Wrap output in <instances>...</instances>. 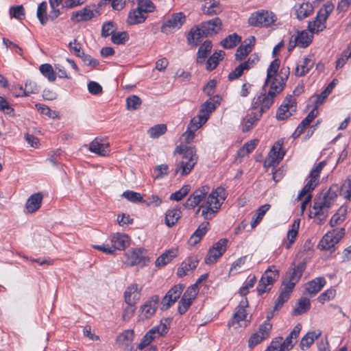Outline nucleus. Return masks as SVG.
Returning <instances> with one entry per match:
<instances>
[{"label":"nucleus","instance_id":"nucleus-49","mask_svg":"<svg viewBox=\"0 0 351 351\" xmlns=\"http://www.w3.org/2000/svg\"><path fill=\"white\" fill-rule=\"evenodd\" d=\"M40 73L47 77L49 81L54 82L56 79V73L49 64H43L40 66Z\"/></svg>","mask_w":351,"mask_h":351},{"label":"nucleus","instance_id":"nucleus-5","mask_svg":"<svg viewBox=\"0 0 351 351\" xmlns=\"http://www.w3.org/2000/svg\"><path fill=\"white\" fill-rule=\"evenodd\" d=\"M333 10L334 5L332 3L328 2L324 5L317 12L315 19L308 23V31L312 34L323 31L326 27V21Z\"/></svg>","mask_w":351,"mask_h":351},{"label":"nucleus","instance_id":"nucleus-37","mask_svg":"<svg viewBox=\"0 0 351 351\" xmlns=\"http://www.w3.org/2000/svg\"><path fill=\"white\" fill-rule=\"evenodd\" d=\"M313 34H310L306 30L298 32V35L294 37V42L297 45L302 48L307 47L313 40Z\"/></svg>","mask_w":351,"mask_h":351},{"label":"nucleus","instance_id":"nucleus-36","mask_svg":"<svg viewBox=\"0 0 351 351\" xmlns=\"http://www.w3.org/2000/svg\"><path fill=\"white\" fill-rule=\"evenodd\" d=\"M321 335V332L319 330L311 331L307 332L301 339L300 342V347L302 350H308L313 344L315 339H317Z\"/></svg>","mask_w":351,"mask_h":351},{"label":"nucleus","instance_id":"nucleus-8","mask_svg":"<svg viewBox=\"0 0 351 351\" xmlns=\"http://www.w3.org/2000/svg\"><path fill=\"white\" fill-rule=\"evenodd\" d=\"M170 324V319H162L158 326L153 327L144 335L141 341L138 345V348L143 350L145 347L149 345L154 339L166 334L169 330Z\"/></svg>","mask_w":351,"mask_h":351},{"label":"nucleus","instance_id":"nucleus-58","mask_svg":"<svg viewBox=\"0 0 351 351\" xmlns=\"http://www.w3.org/2000/svg\"><path fill=\"white\" fill-rule=\"evenodd\" d=\"M137 8L145 14V15H147L148 12H152L154 10L155 7L150 0H139Z\"/></svg>","mask_w":351,"mask_h":351},{"label":"nucleus","instance_id":"nucleus-62","mask_svg":"<svg viewBox=\"0 0 351 351\" xmlns=\"http://www.w3.org/2000/svg\"><path fill=\"white\" fill-rule=\"evenodd\" d=\"M340 194L344 198L351 200V176L348 178L341 186Z\"/></svg>","mask_w":351,"mask_h":351},{"label":"nucleus","instance_id":"nucleus-6","mask_svg":"<svg viewBox=\"0 0 351 351\" xmlns=\"http://www.w3.org/2000/svg\"><path fill=\"white\" fill-rule=\"evenodd\" d=\"M277 21L276 15L271 11L260 10L253 12L248 19L251 26L269 27Z\"/></svg>","mask_w":351,"mask_h":351},{"label":"nucleus","instance_id":"nucleus-19","mask_svg":"<svg viewBox=\"0 0 351 351\" xmlns=\"http://www.w3.org/2000/svg\"><path fill=\"white\" fill-rule=\"evenodd\" d=\"M221 97L219 95H215L203 103L199 109V114L208 119L210 114L219 105Z\"/></svg>","mask_w":351,"mask_h":351},{"label":"nucleus","instance_id":"nucleus-47","mask_svg":"<svg viewBox=\"0 0 351 351\" xmlns=\"http://www.w3.org/2000/svg\"><path fill=\"white\" fill-rule=\"evenodd\" d=\"M261 117V114L258 112H251L248 114L243 119V129L244 132L248 131L252 127L255 122H256Z\"/></svg>","mask_w":351,"mask_h":351},{"label":"nucleus","instance_id":"nucleus-30","mask_svg":"<svg viewBox=\"0 0 351 351\" xmlns=\"http://www.w3.org/2000/svg\"><path fill=\"white\" fill-rule=\"evenodd\" d=\"M313 65L314 62L311 58H302V60H299L297 64L295 70V75L298 77L305 75L313 68Z\"/></svg>","mask_w":351,"mask_h":351},{"label":"nucleus","instance_id":"nucleus-2","mask_svg":"<svg viewBox=\"0 0 351 351\" xmlns=\"http://www.w3.org/2000/svg\"><path fill=\"white\" fill-rule=\"evenodd\" d=\"M289 73V67L283 66L280 70V73L273 80L267 95L263 94L254 98L252 108H260L257 112L261 115L266 112L272 105L274 97L283 90Z\"/></svg>","mask_w":351,"mask_h":351},{"label":"nucleus","instance_id":"nucleus-28","mask_svg":"<svg viewBox=\"0 0 351 351\" xmlns=\"http://www.w3.org/2000/svg\"><path fill=\"white\" fill-rule=\"evenodd\" d=\"M43 195L41 193L32 195L27 200L25 209L28 213L36 212L41 206Z\"/></svg>","mask_w":351,"mask_h":351},{"label":"nucleus","instance_id":"nucleus-18","mask_svg":"<svg viewBox=\"0 0 351 351\" xmlns=\"http://www.w3.org/2000/svg\"><path fill=\"white\" fill-rule=\"evenodd\" d=\"M282 338L280 337L278 339L272 341L267 349H269V351H289L292 349L296 343V340H294L289 335L287 337L283 342H282Z\"/></svg>","mask_w":351,"mask_h":351},{"label":"nucleus","instance_id":"nucleus-63","mask_svg":"<svg viewBox=\"0 0 351 351\" xmlns=\"http://www.w3.org/2000/svg\"><path fill=\"white\" fill-rule=\"evenodd\" d=\"M167 131V127L164 124L156 125L148 130V133L152 138H158Z\"/></svg>","mask_w":351,"mask_h":351},{"label":"nucleus","instance_id":"nucleus-60","mask_svg":"<svg viewBox=\"0 0 351 351\" xmlns=\"http://www.w3.org/2000/svg\"><path fill=\"white\" fill-rule=\"evenodd\" d=\"M207 121L206 118L198 114L196 117H194L188 126L189 130L193 131L197 130Z\"/></svg>","mask_w":351,"mask_h":351},{"label":"nucleus","instance_id":"nucleus-50","mask_svg":"<svg viewBox=\"0 0 351 351\" xmlns=\"http://www.w3.org/2000/svg\"><path fill=\"white\" fill-rule=\"evenodd\" d=\"M47 4L45 1L40 3L37 8V17L40 23L44 25L47 23L48 16L47 14Z\"/></svg>","mask_w":351,"mask_h":351},{"label":"nucleus","instance_id":"nucleus-4","mask_svg":"<svg viewBox=\"0 0 351 351\" xmlns=\"http://www.w3.org/2000/svg\"><path fill=\"white\" fill-rule=\"evenodd\" d=\"M176 152L183 154L182 160L178 163L176 170V173H180L181 176L189 174L197 161L196 150L194 147L186 145H180L176 147Z\"/></svg>","mask_w":351,"mask_h":351},{"label":"nucleus","instance_id":"nucleus-48","mask_svg":"<svg viewBox=\"0 0 351 351\" xmlns=\"http://www.w3.org/2000/svg\"><path fill=\"white\" fill-rule=\"evenodd\" d=\"M240 41L241 37L234 33L222 40L221 45L223 48L231 49L234 47Z\"/></svg>","mask_w":351,"mask_h":351},{"label":"nucleus","instance_id":"nucleus-53","mask_svg":"<svg viewBox=\"0 0 351 351\" xmlns=\"http://www.w3.org/2000/svg\"><path fill=\"white\" fill-rule=\"evenodd\" d=\"M116 29V24L113 21L105 22L101 27V36L104 38H106L110 35H112Z\"/></svg>","mask_w":351,"mask_h":351},{"label":"nucleus","instance_id":"nucleus-14","mask_svg":"<svg viewBox=\"0 0 351 351\" xmlns=\"http://www.w3.org/2000/svg\"><path fill=\"white\" fill-rule=\"evenodd\" d=\"M160 298L157 295H153L149 300L146 301L143 305L141 306L140 314L138 315L141 320L148 319L151 318L158 308Z\"/></svg>","mask_w":351,"mask_h":351},{"label":"nucleus","instance_id":"nucleus-57","mask_svg":"<svg viewBox=\"0 0 351 351\" xmlns=\"http://www.w3.org/2000/svg\"><path fill=\"white\" fill-rule=\"evenodd\" d=\"M176 254L173 251L168 252L161 254L156 261V266L160 267L164 266L168 263H169L173 257H175Z\"/></svg>","mask_w":351,"mask_h":351},{"label":"nucleus","instance_id":"nucleus-17","mask_svg":"<svg viewBox=\"0 0 351 351\" xmlns=\"http://www.w3.org/2000/svg\"><path fill=\"white\" fill-rule=\"evenodd\" d=\"M304 269L305 265L304 263L298 264L293 269L291 273L287 274V278L283 281L282 286H286L287 289L293 290L295 284L301 278Z\"/></svg>","mask_w":351,"mask_h":351},{"label":"nucleus","instance_id":"nucleus-3","mask_svg":"<svg viewBox=\"0 0 351 351\" xmlns=\"http://www.w3.org/2000/svg\"><path fill=\"white\" fill-rule=\"evenodd\" d=\"M338 191V186L333 185L328 191H324L317 196L314 199L313 206L310 210L309 217L315 218L319 224L324 222L328 216L329 209L337 198Z\"/></svg>","mask_w":351,"mask_h":351},{"label":"nucleus","instance_id":"nucleus-41","mask_svg":"<svg viewBox=\"0 0 351 351\" xmlns=\"http://www.w3.org/2000/svg\"><path fill=\"white\" fill-rule=\"evenodd\" d=\"M271 205L266 204L260 206L256 211L255 215L252 217L250 225L252 228H254L263 219L267 211L270 208Z\"/></svg>","mask_w":351,"mask_h":351},{"label":"nucleus","instance_id":"nucleus-55","mask_svg":"<svg viewBox=\"0 0 351 351\" xmlns=\"http://www.w3.org/2000/svg\"><path fill=\"white\" fill-rule=\"evenodd\" d=\"M333 82H331L320 95H318L315 97V108H317L320 105L323 104L324 101L330 93L332 89L333 88Z\"/></svg>","mask_w":351,"mask_h":351},{"label":"nucleus","instance_id":"nucleus-10","mask_svg":"<svg viewBox=\"0 0 351 351\" xmlns=\"http://www.w3.org/2000/svg\"><path fill=\"white\" fill-rule=\"evenodd\" d=\"M326 162L323 160L317 164L309 173L310 180L305 184L302 190L300 192L297 199L300 200L307 193L312 191L319 182V173L326 166Z\"/></svg>","mask_w":351,"mask_h":351},{"label":"nucleus","instance_id":"nucleus-59","mask_svg":"<svg viewBox=\"0 0 351 351\" xmlns=\"http://www.w3.org/2000/svg\"><path fill=\"white\" fill-rule=\"evenodd\" d=\"M129 40L128 34L126 32L114 33L111 36V41L115 45H123Z\"/></svg>","mask_w":351,"mask_h":351},{"label":"nucleus","instance_id":"nucleus-40","mask_svg":"<svg viewBox=\"0 0 351 351\" xmlns=\"http://www.w3.org/2000/svg\"><path fill=\"white\" fill-rule=\"evenodd\" d=\"M280 61L279 59L274 60L267 70V78L265 80V85L270 84L272 83L273 80L279 73H277L280 67Z\"/></svg>","mask_w":351,"mask_h":351},{"label":"nucleus","instance_id":"nucleus-21","mask_svg":"<svg viewBox=\"0 0 351 351\" xmlns=\"http://www.w3.org/2000/svg\"><path fill=\"white\" fill-rule=\"evenodd\" d=\"M142 287L134 283L128 286L124 292V299L126 304H136L141 298Z\"/></svg>","mask_w":351,"mask_h":351},{"label":"nucleus","instance_id":"nucleus-56","mask_svg":"<svg viewBox=\"0 0 351 351\" xmlns=\"http://www.w3.org/2000/svg\"><path fill=\"white\" fill-rule=\"evenodd\" d=\"M141 99L136 95H132L126 99V106L128 110H134L140 108Z\"/></svg>","mask_w":351,"mask_h":351},{"label":"nucleus","instance_id":"nucleus-13","mask_svg":"<svg viewBox=\"0 0 351 351\" xmlns=\"http://www.w3.org/2000/svg\"><path fill=\"white\" fill-rule=\"evenodd\" d=\"M296 108L295 99L291 95H287L278 110L276 118L279 120L287 119L295 112Z\"/></svg>","mask_w":351,"mask_h":351},{"label":"nucleus","instance_id":"nucleus-29","mask_svg":"<svg viewBox=\"0 0 351 351\" xmlns=\"http://www.w3.org/2000/svg\"><path fill=\"white\" fill-rule=\"evenodd\" d=\"M300 219H295L291 226V228L287 233V239L284 241V245L287 249H289L294 243L298 234Z\"/></svg>","mask_w":351,"mask_h":351},{"label":"nucleus","instance_id":"nucleus-26","mask_svg":"<svg viewBox=\"0 0 351 351\" xmlns=\"http://www.w3.org/2000/svg\"><path fill=\"white\" fill-rule=\"evenodd\" d=\"M204 33L206 36L217 34L221 27V21L219 18H215L211 20L202 22L201 24Z\"/></svg>","mask_w":351,"mask_h":351},{"label":"nucleus","instance_id":"nucleus-38","mask_svg":"<svg viewBox=\"0 0 351 351\" xmlns=\"http://www.w3.org/2000/svg\"><path fill=\"white\" fill-rule=\"evenodd\" d=\"M212 43L209 40L205 41L199 48L197 55V63L202 64L204 63L206 58L211 51Z\"/></svg>","mask_w":351,"mask_h":351},{"label":"nucleus","instance_id":"nucleus-51","mask_svg":"<svg viewBox=\"0 0 351 351\" xmlns=\"http://www.w3.org/2000/svg\"><path fill=\"white\" fill-rule=\"evenodd\" d=\"M190 191L191 186L189 184H185L180 190L172 193L170 196V199L177 202L180 201L188 195Z\"/></svg>","mask_w":351,"mask_h":351},{"label":"nucleus","instance_id":"nucleus-24","mask_svg":"<svg viewBox=\"0 0 351 351\" xmlns=\"http://www.w3.org/2000/svg\"><path fill=\"white\" fill-rule=\"evenodd\" d=\"M199 260L197 257H188L184 260L177 271L179 277H183L192 272L198 265Z\"/></svg>","mask_w":351,"mask_h":351},{"label":"nucleus","instance_id":"nucleus-12","mask_svg":"<svg viewBox=\"0 0 351 351\" xmlns=\"http://www.w3.org/2000/svg\"><path fill=\"white\" fill-rule=\"evenodd\" d=\"M184 289V286L182 284L171 287L161 301V310L166 311L172 306L180 297Z\"/></svg>","mask_w":351,"mask_h":351},{"label":"nucleus","instance_id":"nucleus-61","mask_svg":"<svg viewBox=\"0 0 351 351\" xmlns=\"http://www.w3.org/2000/svg\"><path fill=\"white\" fill-rule=\"evenodd\" d=\"M198 291L199 289L197 284H194L187 288L182 298L193 302L195 299Z\"/></svg>","mask_w":351,"mask_h":351},{"label":"nucleus","instance_id":"nucleus-1","mask_svg":"<svg viewBox=\"0 0 351 351\" xmlns=\"http://www.w3.org/2000/svg\"><path fill=\"white\" fill-rule=\"evenodd\" d=\"M209 191L208 185L200 186L190 195L184 206L187 208L199 206L196 214L200 213L206 220L211 219L220 210L226 199V191L222 187Z\"/></svg>","mask_w":351,"mask_h":351},{"label":"nucleus","instance_id":"nucleus-7","mask_svg":"<svg viewBox=\"0 0 351 351\" xmlns=\"http://www.w3.org/2000/svg\"><path fill=\"white\" fill-rule=\"evenodd\" d=\"M280 276L279 270L275 265L269 266L262 275L256 289L259 295L271 290Z\"/></svg>","mask_w":351,"mask_h":351},{"label":"nucleus","instance_id":"nucleus-46","mask_svg":"<svg viewBox=\"0 0 351 351\" xmlns=\"http://www.w3.org/2000/svg\"><path fill=\"white\" fill-rule=\"evenodd\" d=\"M20 89L23 90V93L21 95H16V97L28 96L30 94H36L39 92V87L37 86L36 82L31 80L27 81L25 84V88H23V86H21Z\"/></svg>","mask_w":351,"mask_h":351},{"label":"nucleus","instance_id":"nucleus-39","mask_svg":"<svg viewBox=\"0 0 351 351\" xmlns=\"http://www.w3.org/2000/svg\"><path fill=\"white\" fill-rule=\"evenodd\" d=\"M147 17V15H145V14L136 8L129 12L127 22L130 25L142 23L145 21Z\"/></svg>","mask_w":351,"mask_h":351},{"label":"nucleus","instance_id":"nucleus-45","mask_svg":"<svg viewBox=\"0 0 351 351\" xmlns=\"http://www.w3.org/2000/svg\"><path fill=\"white\" fill-rule=\"evenodd\" d=\"M282 290L281 292L277 299V300L275 302V305L274 307V311H278L279 308H280L285 302H286L288 299L289 298L290 293L292 292L293 290H289L287 289L286 286L282 285Z\"/></svg>","mask_w":351,"mask_h":351},{"label":"nucleus","instance_id":"nucleus-32","mask_svg":"<svg viewBox=\"0 0 351 351\" xmlns=\"http://www.w3.org/2000/svg\"><path fill=\"white\" fill-rule=\"evenodd\" d=\"M209 223L204 221L202 223L195 232L189 239V244L195 245L198 243L208 230Z\"/></svg>","mask_w":351,"mask_h":351},{"label":"nucleus","instance_id":"nucleus-16","mask_svg":"<svg viewBox=\"0 0 351 351\" xmlns=\"http://www.w3.org/2000/svg\"><path fill=\"white\" fill-rule=\"evenodd\" d=\"M283 143L281 141H278L271 147L269 152L265 163L268 166L274 167L279 164L282 160L285 152L282 150Z\"/></svg>","mask_w":351,"mask_h":351},{"label":"nucleus","instance_id":"nucleus-52","mask_svg":"<svg viewBox=\"0 0 351 351\" xmlns=\"http://www.w3.org/2000/svg\"><path fill=\"white\" fill-rule=\"evenodd\" d=\"M36 108L43 114H45L49 118L52 119H58L59 113L56 111L51 110L47 106L37 104L35 105Z\"/></svg>","mask_w":351,"mask_h":351},{"label":"nucleus","instance_id":"nucleus-23","mask_svg":"<svg viewBox=\"0 0 351 351\" xmlns=\"http://www.w3.org/2000/svg\"><path fill=\"white\" fill-rule=\"evenodd\" d=\"M89 151L99 156H105L110 153L109 144L101 138H96L89 145Z\"/></svg>","mask_w":351,"mask_h":351},{"label":"nucleus","instance_id":"nucleus-54","mask_svg":"<svg viewBox=\"0 0 351 351\" xmlns=\"http://www.w3.org/2000/svg\"><path fill=\"white\" fill-rule=\"evenodd\" d=\"M310 300L306 298H302L298 302V306L294 309L295 315H301L309 310Z\"/></svg>","mask_w":351,"mask_h":351},{"label":"nucleus","instance_id":"nucleus-22","mask_svg":"<svg viewBox=\"0 0 351 351\" xmlns=\"http://www.w3.org/2000/svg\"><path fill=\"white\" fill-rule=\"evenodd\" d=\"M145 252V250L141 248L129 250L125 253V263L130 266L138 265L144 262Z\"/></svg>","mask_w":351,"mask_h":351},{"label":"nucleus","instance_id":"nucleus-27","mask_svg":"<svg viewBox=\"0 0 351 351\" xmlns=\"http://www.w3.org/2000/svg\"><path fill=\"white\" fill-rule=\"evenodd\" d=\"M255 43V38L250 36L245 39L244 43L239 46L235 54L236 60H243L252 50V47Z\"/></svg>","mask_w":351,"mask_h":351},{"label":"nucleus","instance_id":"nucleus-35","mask_svg":"<svg viewBox=\"0 0 351 351\" xmlns=\"http://www.w3.org/2000/svg\"><path fill=\"white\" fill-rule=\"evenodd\" d=\"M313 7L309 3H303L295 7V12L298 20L302 21L313 12Z\"/></svg>","mask_w":351,"mask_h":351},{"label":"nucleus","instance_id":"nucleus-34","mask_svg":"<svg viewBox=\"0 0 351 351\" xmlns=\"http://www.w3.org/2000/svg\"><path fill=\"white\" fill-rule=\"evenodd\" d=\"M326 284V280L323 277L316 278L306 285V291L311 295H315L321 291Z\"/></svg>","mask_w":351,"mask_h":351},{"label":"nucleus","instance_id":"nucleus-20","mask_svg":"<svg viewBox=\"0 0 351 351\" xmlns=\"http://www.w3.org/2000/svg\"><path fill=\"white\" fill-rule=\"evenodd\" d=\"M247 306V298H245L241 301L240 304L236 308L235 313H234L231 321L228 322V327H230L231 326H234V324H238L239 326H243V324H241L240 322H244L246 318L247 313L245 307Z\"/></svg>","mask_w":351,"mask_h":351},{"label":"nucleus","instance_id":"nucleus-25","mask_svg":"<svg viewBox=\"0 0 351 351\" xmlns=\"http://www.w3.org/2000/svg\"><path fill=\"white\" fill-rule=\"evenodd\" d=\"M134 333L132 330H127L121 333L117 338V342L119 346L127 351H132L134 347L132 344L134 340Z\"/></svg>","mask_w":351,"mask_h":351},{"label":"nucleus","instance_id":"nucleus-64","mask_svg":"<svg viewBox=\"0 0 351 351\" xmlns=\"http://www.w3.org/2000/svg\"><path fill=\"white\" fill-rule=\"evenodd\" d=\"M122 196L127 199L128 201L133 203H137L143 201L142 195L139 193L134 192L133 191H126L123 192Z\"/></svg>","mask_w":351,"mask_h":351},{"label":"nucleus","instance_id":"nucleus-44","mask_svg":"<svg viewBox=\"0 0 351 351\" xmlns=\"http://www.w3.org/2000/svg\"><path fill=\"white\" fill-rule=\"evenodd\" d=\"M181 217L180 208H176L167 211L165 215V223L169 227L174 226Z\"/></svg>","mask_w":351,"mask_h":351},{"label":"nucleus","instance_id":"nucleus-11","mask_svg":"<svg viewBox=\"0 0 351 351\" xmlns=\"http://www.w3.org/2000/svg\"><path fill=\"white\" fill-rule=\"evenodd\" d=\"M186 21V16L182 12L174 13L162 24L161 32L165 34L172 33L179 29Z\"/></svg>","mask_w":351,"mask_h":351},{"label":"nucleus","instance_id":"nucleus-9","mask_svg":"<svg viewBox=\"0 0 351 351\" xmlns=\"http://www.w3.org/2000/svg\"><path fill=\"white\" fill-rule=\"evenodd\" d=\"M345 229L336 228L327 232L319 241L317 247L321 250H330L344 237Z\"/></svg>","mask_w":351,"mask_h":351},{"label":"nucleus","instance_id":"nucleus-43","mask_svg":"<svg viewBox=\"0 0 351 351\" xmlns=\"http://www.w3.org/2000/svg\"><path fill=\"white\" fill-rule=\"evenodd\" d=\"M207 3L202 6V10L204 14L208 16H213L219 14L222 11V8L219 1L213 0L210 4L207 5Z\"/></svg>","mask_w":351,"mask_h":351},{"label":"nucleus","instance_id":"nucleus-42","mask_svg":"<svg viewBox=\"0 0 351 351\" xmlns=\"http://www.w3.org/2000/svg\"><path fill=\"white\" fill-rule=\"evenodd\" d=\"M225 53L220 50L218 52H215L206 61V69L208 71H213L215 69L220 60H222Z\"/></svg>","mask_w":351,"mask_h":351},{"label":"nucleus","instance_id":"nucleus-15","mask_svg":"<svg viewBox=\"0 0 351 351\" xmlns=\"http://www.w3.org/2000/svg\"><path fill=\"white\" fill-rule=\"evenodd\" d=\"M99 11L94 5H86L83 9L73 12L71 16V20L74 23L88 21L98 15Z\"/></svg>","mask_w":351,"mask_h":351},{"label":"nucleus","instance_id":"nucleus-33","mask_svg":"<svg viewBox=\"0 0 351 351\" xmlns=\"http://www.w3.org/2000/svg\"><path fill=\"white\" fill-rule=\"evenodd\" d=\"M203 33L204 31L203 28L201 27V25L199 27L192 28L187 36L189 43L197 45L202 41V38L207 37L206 34Z\"/></svg>","mask_w":351,"mask_h":351},{"label":"nucleus","instance_id":"nucleus-31","mask_svg":"<svg viewBox=\"0 0 351 351\" xmlns=\"http://www.w3.org/2000/svg\"><path fill=\"white\" fill-rule=\"evenodd\" d=\"M110 247L113 248V253L115 250H123L128 243V237L123 234H115L112 236Z\"/></svg>","mask_w":351,"mask_h":351}]
</instances>
